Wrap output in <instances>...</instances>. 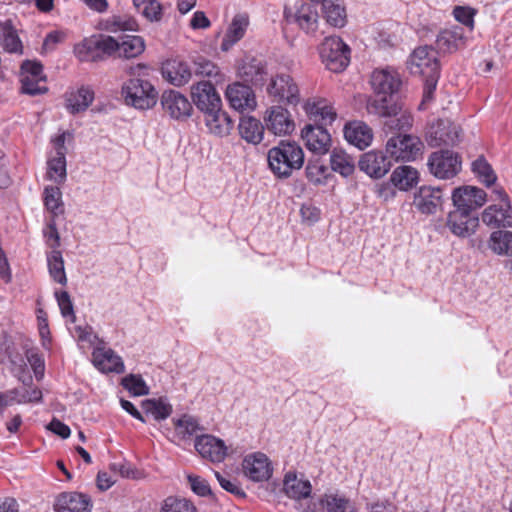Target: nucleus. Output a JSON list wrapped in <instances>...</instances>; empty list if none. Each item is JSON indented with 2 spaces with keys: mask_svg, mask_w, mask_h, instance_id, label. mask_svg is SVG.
Segmentation results:
<instances>
[{
  "mask_svg": "<svg viewBox=\"0 0 512 512\" xmlns=\"http://www.w3.org/2000/svg\"><path fill=\"white\" fill-rule=\"evenodd\" d=\"M268 94L275 101L290 105H297L300 102L298 85L293 78L287 74H280L274 77L268 88Z\"/></svg>",
  "mask_w": 512,
  "mask_h": 512,
  "instance_id": "12",
  "label": "nucleus"
},
{
  "mask_svg": "<svg viewBox=\"0 0 512 512\" xmlns=\"http://www.w3.org/2000/svg\"><path fill=\"white\" fill-rule=\"evenodd\" d=\"M423 143L417 136L399 134L386 143V152L395 161L409 162L421 155Z\"/></svg>",
  "mask_w": 512,
  "mask_h": 512,
  "instance_id": "7",
  "label": "nucleus"
},
{
  "mask_svg": "<svg viewBox=\"0 0 512 512\" xmlns=\"http://www.w3.org/2000/svg\"><path fill=\"white\" fill-rule=\"evenodd\" d=\"M319 54L326 68L338 73L350 63V48L338 36L326 37L319 46Z\"/></svg>",
  "mask_w": 512,
  "mask_h": 512,
  "instance_id": "5",
  "label": "nucleus"
},
{
  "mask_svg": "<svg viewBox=\"0 0 512 512\" xmlns=\"http://www.w3.org/2000/svg\"><path fill=\"white\" fill-rule=\"evenodd\" d=\"M323 14L331 26L340 28L346 24V11L339 0H323Z\"/></svg>",
  "mask_w": 512,
  "mask_h": 512,
  "instance_id": "40",
  "label": "nucleus"
},
{
  "mask_svg": "<svg viewBox=\"0 0 512 512\" xmlns=\"http://www.w3.org/2000/svg\"><path fill=\"white\" fill-rule=\"evenodd\" d=\"M241 467L244 477L255 483L268 481L273 474L272 462L262 452L247 454L242 460Z\"/></svg>",
  "mask_w": 512,
  "mask_h": 512,
  "instance_id": "9",
  "label": "nucleus"
},
{
  "mask_svg": "<svg viewBox=\"0 0 512 512\" xmlns=\"http://www.w3.org/2000/svg\"><path fill=\"white\" fill-rule=\"evenodd\" d=\"M176 436L185 440L195 435L200 429L199 422L190 415H183L178 419H173Z\"/></svg>",
  "mask_w": 512,
  "mask_h": 512,
  "instance_id": "47",
  "label": "nucleus"
},
{
  "mask_svg": "<svg viewBox=\"0 0 512 512\" xmlns=\"http://www.w3.org/2000/svg\"><path fill=\"white\" fill-rule=\"evenodd\" d=\"M330 164L333 171L343 177L352 175L355 171V160L341 149H334L330 155Z\"/></svg>",
  "mask_w": 512,
  "mask_h": 512,
  "instance_id": "39",
  "label": "nucleus"
},
{
  "mask_svg": "<svg viewBox=\"0 0 512 512\" xmlns=\"http://www.w3.org/2000/svg\"><path fill=\"white\" fill-rule=\"evenodd\" d=\"M283 490L289 498L295 500V508L298 511H317V503L310 497L312 485L309 480L298 478L295 473L289 472L284 477Z\"/></svg>",
  "mask_w": 512,
  "mask_h": 512,
  "instance_id": "6",
  "label": "nucleus"
},
{
  "mask_svg": "<svg viewBox=\"0 0 512 512\" xmlns=\"http://www.w3.org/2000/svg\"><path fill=\"white\" fill-rule=\"evenodd\" d=\"M26 358L30 366L32 367L36 378L39 380L44 375L45 364L44 360L38 353L30 350L26 353Z\"/></svg>",
  "mask_w": 512,
  "mask_h": 512,
  "instance_id": "61",
  "label": "nucleus"
},
{
  "mask_svg": "<svg viewBox=\"0 0 512 512\" xmlns=\"http://www.w3.org/2000/svg\"><path fill=\"white\" fill-rule=\"evenodd\" d=\"M191 97L196 107L206 113L222 107L220 95L208 81H200L191 87Z\"/></svg>",
  "mask_w": 512,
  "mask_h": 512,
  "instance_id": "18",
  "label": "nucleus"
},
{
  "mask_svg": "<svg viewBox=\"0 0 512 512\" xmlns=\"http://www.w3.org/2000/svg\"><path fill=\"white\" fill-rule=\"evenodd\" d=\"M142 409L157 421L167 419L172 413V405L164 398L146 399L142 401Z\"/></svg>",
  "mask_w": 512,
  "mask_h": 512,
  "instance_id": "42",
  "label": "nucleus"
},
{
  "mask_svg": "<svg viewBox=\"0 0 512 512\" xmlns=\"http://www.w3.org/2000/svg\"><path fill=\"white\" fill-rule=\"evenodd\" d=\"M75 56L82 62L95 61L99 58V44L96 35L83 39L74 47Z\"/></svg>",
  "mask_w": 512,
  "mask_h": 512,
  "instance_id": "43",
  "label": "nucleus"
},
{
  "mask_svg": "<svg viewBox=\"0 0 512 512\" xmlns=\"http://www.w3.org/2000/svg\"><path fill=\"white\" fill-rule=\"evenodd\" d=\"M461 129L447 119L432 123L426 132V141L431 147L453 146L460 140Z\"/></svg>",
  "mask_w": 512,
  "mask_h": 512,
  "instance_id": "10",
  "label": "nucleus"
},
{
  "mask_svg": "<svg viewBox=\"0 0 512 512\" xmlns=\"http://www.w3.org/2000/svg\"><path fill=\"white\" fill-rule=\"evenodd\" d=\"M204 121L209 132L216 136H227L233 129V121L222 107L204 113Z\"/></svg>",
  "mask_w": 512,
  "mask_h": 512,
  "instance_id": "28",
  "label": "nucleus"
},
{
  "mask_svg": "<svg viewBox=\"0 0 512 512\" xmlns=\"http://www.w3.org/2000/svg\"><path fill=\"white\" fill-rule=\"evenodd\" d=\"M472 170L480 181L488 187L492 186L497 179L491 165L484 157H479L472 163Z\"/></svg>",
  "mask_w": 512,
  "mask_h": 512,
  "instance_id": "51",
  "label": "nucleus"
},
{
  "mask_svg": "<svg viewBox=\"0 0 512 512\" xmlns=\"http://www.w3.org/2000/svg\"><path fill=\"white\" fill-rule=\"evenodd\" d=\"M455 19L461 24L467 26L470 31L474 27V13L472 9L463 6H456L453 9Z\"/></svg>",
  "mask_w": 512,
  "mask_h": 512,
  "instance_id": "59",
  "label": "nucleus"
},
{
  "mask_svg": "<svg viewBox=\"0 0 512 512\" xmlns=\"http://www.w3.org/2000/svg\"><path fill=\"white\" fill-rule=\"evenodd\" d=\"M249 26V17L245 13L236 14L222 40L221 49L223 51H228L234 44H236L239 40H241Z\"/></svg>",
  "mask_w": 512,
  "mask_h": 512,
  "instance_id": "30",
  "label": "nucleus"
},
{
  "mask_svg": "<svg viewBox=\"0 0 512 512\" xmlns=\"http://www.w3.org/2000/svg\"><path fill=\"white\" fill-rule=\"evenodd\" d=\"M370 82L378 97L375 100L381 101L385 98L386 102H390L388 96L396 93L401 85L399 74L392 68L376 69L371 75Z\"/></svg>",
  "mask_w": 512,
  "mask_h": 512,
  "instance_id": "13",
  "label": "nucleus"
},
{
  "mask_svg": "<svg viewBox=\"0 0 512 512\" xmlns=\"http://www.w3.org/2000/svg\"><path fill=\"white\" fill-rule=\"evenodd\" d=\"M306 177L315 185H324L329 176L328 168L318 160L309 161L306 166Z\"/></svg>",
  "mask_w": 512,
  "mask_h": 512,
  "instance_id": "53",
  "label": "nucleus"
},
{
  "mask_svg": "<svg viewBox=\"0 0 512 512\" xmlns=\"http://www.w3.org/2000/svg\"><path fill=\"white\" fill-rule=\"evenodd\" d=\"M239 133L248 143L258 144L263 139L264 126L254 117H242L239 122Z\"/></svg>",
  "mask_w": 512,
  "mask_h": 512,
  "instance_id": "36",
  "label": "nucleus"
},
{
  "mask_svg": "<svg viewBox=\"0 0 512 512\" xmlns=\"http://www.w3.org/2000/svg\"><path fill=\"white\" fill-rule=\"evenodd\" d=\"M284 17L289 23H295L307 34L316 32L318 28V11L316 5L308 2L299 3L295 10L285 7Z\"/></svg>",
  "mask_w": 512,
  "mask_h": 512,
  "instance_id": "11",
  "label": "nucleus"
},
{
  "mask_svg": "<svg viewBox=\"0 0 512 512\" xmlns=\"http://www.w3.org/2000/svg\"><path fill=\"white\" fill-rule=\"evenodd\" d=\"M101 29L117 33L120 31H137L138 24L136 20L128 15H112L101 22Z\"/></svg>",
  "mask_w": 512,
  "mask_h": 512,
  "instance_id": "41",
  "label": "nucleus"
},
{
  "mask_svg": "<svg viewBox=\"0 0 512 512\" xmlns=\"http://www.w3.org/2000/svg\"><path fill=\"white\" fill-rule=\"evenodd\" d=\"M195 450L206 460L213 463L224 461L227 456L228 448L224 441L210 434L197 436L194 442Z\"/></svg>",
  "mask_w": 512,
  "mask_h": 512,
  "instance_id": "17",
  "label": "nucleus"
},
{
  "mask_svg": "<svg viewBox=\"0 0 512 512\" xmlns=\"http://www.w3.org/2000/svg\"><path fill=\"white\" fill-rule=\"evenodd\" d=\"M133 4L148 21H159L162 17V6L157 0H133Z\"/></svg>",
  "mask_w": 512,
  "mask_h": 512,
  "instance_id": "49",
  "label": "nucleus"
},
{
  "mask_svg": "<svg viewBox=\"0 0 512 512\" xmlns=\"http://www.w3.org/2000/svg\"><path fill=\"white\" fill-rule=\"evenodd\" d=\"M446 225L455 236L467 238L476 232L479 226V218L472 213L454 209L449 212Z\"/></svg>",
  "mask_w": 512,
  "mask_h": 512,
  "instance_id": "20",
  "label": "nucleus"
},
{
  "mask_svg": "<svg viewBox=\"0 0 512 512\" xmlns=\"http://www.w3.org/2000/svg\"><path fill=\"white\" fill-rule=\"evenodd\" d=\"M121 96L126 105L146 110L157 103L158 92L148 80L131 77L123 82Z\"/></svg>",
  "mask_w": 512,
  "mask_h": 512,
  "instance_id": "3",
  "label": "nucleus"
},
{
  "mask_svg": "<svg viewBox=\"0 0 512 512\" xmlns=\"http://www.w3.org/2000/svg\"><path fill=\"white\" fill-rule=\"evenodd\" d=\"M99 44V52L107 55H112L116 52L119 53L120 42L111 36L96 35Z\"/></svg>",
  "mask_w": 512,
  "mask_h": 512,
  "instance_id": "57",
  "label": "nucleus"
},
{
  "mask_svg": "<svg viewBox=\"0 0 512 512\" xmlns=\"http://www.w3.org/2000/svg\"><path fill=\"white\" fill-rule=\"evenodd\" d=\"M486 193L483 189L474 186H464L454 189L452 194L455 210L472 213L486 202Z\"/></svg>",
  "mask_w": 512,
  "mask_h": 512,
  "instance_id": "15",
  "label": "nucleus"
},
{
  "mask_svg": "<svg viewBox=\"0 0 512 512\" xmlns=\"http://www.w3.org/2000/svg\"><path fill=\"white\" fill-rule=\"evenodd\" d=\"M47 265L51 278L61 284H67V277L64 268V260L59 250H52L47 256Z\"/></svg>",
  "mask_w": 512,
  "mask_h": 512,
  "instance_id": "44",
  "label": "nucleus"
},
{
  "mask_svg": "<svg viewBox=\"0 0 512 512\" xmlns=\"http://www.w3.org/2000/svg\"><path fill=\"white\" fill-rule=\"evenodd\" d=\"M307 115L323 125L332 124L336 118L335 109L325 99L308 100L304 105Z\"/></svg>",
  "mask_w": 512,
  "mask_h": 512,
  "instance_id": "31",
  "label": "nucleus"
},
{
  "mask_svg": "<svg viewBox=\"0 0 512 512\" xmlns=\"http://www.w3.org/2000/svg\"><path fill=\"white\" fill-rule=\"evenodd\" d=\"M55 298L63 317H69L71 322L76 321L73 303L67 291H56Z\"/></svg>",
  "mask_w": 512,
  "mask_h": 512,
  "instance_id": "56",
  "label": "nucleus"
},
{
  "mask_svg": "<svg viewBox=\"0 0 512 512\" xmlns=\"http://www.w3.org/2000/svg\"><path fill=\"white\" fill-rule=\"evenodd\" d=\"M47 428L55 433L56 435L66 439L70 436L71 430L70 428L61 422L60 420L54 418L47 426Z\"/></svg>",
  "mask_w": 512,
  "mask_h": 512,
  "instance_id": "64",
  "label": "nucleus"
},
{
  "mask_svg": "<svg viewBox=\"0 0 512 512\" xmlns=\"http://www.w3.org/2000/svg\"><path fill=\"white\" fill-rule=\"evenodd\" d=\"M162 76L174 86H182L191 78V70L188 64L179 59H168L161 67Z\"/></svg>",
  "mask_w": 512,
  "mask_h": 512,
  "instance_id": "27",
  "label": "nucleus"
},
{
  "mask_svg": "<svg viewBox=\"0 0 512 512\" xmlns=\"http://www.w3.org/2000/svg\"><path fill=\"white\" fill-rule=\"evenodd\" d=\"M467 36L462 26L455 25L439 32L436 46L443 53H452L466 45Z\"/></svg>",
  "mask_w": 512,
  "mask_h": 512,
  "instance_id": "26",
  "label": "nucleus"
},
{
  "mask_svg": "<svg viewBox=\"0 0 512 512\" xmlns=\"http://www.w3.org/2000/svg\"><path fill=\"white\" fill-rule=\"evenodd\" d=\"M91 508L90 498L79 492H63L57 496L54 504L56 512H90Z\"/></svg>",
  "mask_w": 512,
  "mask_h": 512,
  "instance_id": "24",
  "label": "nucleus"
},
{
  "mask_svg": "<svg viewBox=\"0 0 512 512\" xmlns=\"http://www.w3.org/2000/svg\"><path fill=\"white\" fill-rule=\"evenodd\" d=\"M442 197L440 188L421 186L414 194L413 205L423 214H433L441 207Z\"/></svg>",
  "mask_w": 512,
  "mask_h": 512,
  "instance_id": "23",
  "label": "nucleus"
},
{
  "mask_svg": "<svg viewBox=\"0 0 512 512\" xmlns=\"http://www.w3.org/2000/svg\"><path fill=\"white\" fill-rule=\"evenodd\" d=\"M161 105L166 114L176 120H185L193 107L186 96L175 90H166L161 96Z\"/></svg>",
  "mask_w": 512,
  "mask_h": 512,
  "instance_id": "16",
  "label": "nucleus"
},
{
  "mask_svg": "<svg viewBox=\"0 0 512 512\" xmlns=\"http://www.w3.org/2000/svg\"><path fill=\"white\" fill-rule=\"evenodd\" d=\"M94 100V92L89 87H81L67 98V109L73 113L85 111Z\"/></svg>",
  "mask_w": 512,
  "mask_h": 512,
  "instance_id": "38",
  "label": "nucleus"
},
{
  "mask_svg": "<svg viewBox=\"0 0 512 512\" xmlns=\"http://www.w3.org/2000/svg\"><path fill=\"white\" fill-rule=\"evenodd\" d=\"M418 171L411 166H399L391 175V182L393 185L402 191L411 189L418 183Z\"/></svg>",
  "mask_w": 512,
  "mask_h": 512,
  "instance_id": "37",
  "label": "nucleus"
},
{
  "mask_svg": "<svg viewBox=\"0 0 512 512\" xmlns=\"http://www.w3.org/2000/svg\"><path fill=\"white\" fill-rule=\"evenodd\" d=\"M48 178L57 184L66 180V158L62 152L48 161Z\"/></svg>",
  "mask_w": 512,
  "mask_h": 512,
  "instance_id": "50",
  "label": "nucleus"
},
{
  "mask_svg": "<svg viewBox=\"0 0 512 512\" xmlns=\"http://www.w3.org/2000/svg\"><path fill=\"white\" fill-rule=\"evenodd\" d=\"M345 139L359 149H365L373 140L371 128L364 122L353 121L344 127Z\"/></svg>",
  "mask_w": 512,
  "mask_h": 512,
  "instance_id": "29",
  "label": "nucleus"
},
{
  "mask_svg": "<svg viewBox=\"0 0 512 512\" xmlns=\"http://www.w3.org/2000/svg\"><path fill=\"white\" fill-rule=\"evenodd\" d=\"M121 384L133 396H143L149 393V387L140 375L130 374L122 379Z\"/></svg>",
  "mask_w": 512,
  "mask_h": 512,
  "instance_id": "54",
  "label": "nucleus"
},
{
  "mask_svg": "<svg viewBox=\"0 0 512 512\" xmlns=\"http://www.w3.org/2000/svg\"><path fill=\"white\" fill-rule=\"evenodd\" d=\"M95 366L105 373L124 372V363L119 355L111 349H98L94 352Z\"/></svg>",
  "mask_w": 512,
  "mask_h": 512,
  "instance_id": "32",
  "label": "nucleus"
},
{
  "mask_svg": "<svg viewBox=\"0 0 512 512\" xmlns=\"http://www.w3.org/2000/svg\"><path fill=\"white\" fill-rule=\"evenodd\" d=\"M145 49V42L141 36L127 35L121 39L119 56L134 58L139 56Z\"/></svg>",
  "mask_w": 512,
  "mask_h": 512,
  "instance_id": "46",
  "label": "nucleus"
},
{
  "mask_svg": "<svg viewBox=\"0 0 512 512\" xmlns=\"http://www.w3.org/2000/svg\"><path fill=\"white\" fill-rule=\"evenodd\" d=\"M429 171L439 179H450L461 170L460 157L450 150L433 152L427 162Z\"/></svg>",
  "mask_w": 512,
  "mask_h": 512,
  "instance_id": "8",
  "label": "nucleus"
},
{
  "mask_svg": "<svg viewBox=\"0 0 512 512\" xmlns=\"http://www.w3.org/2000/svg\"><path fill=\"white\" fill-rule=\"evenodd\" d=\"M267 158L269 167L280 178L289 177L304 163L303 150L295 142H280L278 146L269 150Z\"/></svg>",
  "mask_w": 512,
  "mask_h": 512,
  "instance_id": "2",
  "label": "nucleus"
},
{
  "mask_svg": "<svg viewBox=\"0 0 512 512\" xmlns=\"http://www.w3.org/2000/svg\"><path fill=\"white\" fill-rule=\"evenodd\" d=\"M368 110L371 113L386 118L383 123L386 132L405 130L412 126L413 118L411 114L402 110L395 103L386 102L385 98L381 101H370L368 103Z\"/></svg>",
  "mask_w": 512,
  "mask_h": 512,
  "instance_id": "4",
  "label": "nucleus"
},
{
  "mask_svg": "<svg viewBox=\"0 0 512 512\" xmlns=\"http://www.w3.org/2000/svg\"><path fill=\"white\" fill-rule=\"evenodd\" d=\"M20 76L36 77L38 79H46L43 74V68L40 62L26 60L21 65Z\"/></svg>",
  "mask_w": 512,
  "mask_h": 512,
  "instance_id": "58",
  "label": "nucleus"
},
{
  "mask_svg": "<svg viewBox=\"0 0 512 512\" xmlns=\"http://www.w3.org/2000/svg\"><path fill=\"white\" fill-rule=\"evenodd\" d=\"M481 219L492 228H512V205L510 202L489 205L483 210Z\"/></svg>",
  "mask_w": 512,
  "mask_h": 512,
  "instance_id": "22",
  "label": "nucleus"
},
{
  "mask_svg": "<svg viewBox=\"0 0 512 512\" xmlns=\"http://www.w3.org/2000/svg\"><path fill=\"white\" fill-rule=\"evenodd\" d=\"M188 481L191 489L194 493L199 496H206L210 493V487L208 482L199 476H188Z\"/></svg>",
  "mask_w": 512,
  "mask_h": 512,
  "instance_id": "63",
  "label": "nucleus"
},
{
  "mask_svg": "<svg viewBox=\"0 0 512 512\" xmlns=\"http://www.w3.org/2000/svg\"><path fill=\"white\" fill-rule=\"evenodd\" d=\"M301 137L306 148L317 156L325 155L331 148V135L322 125H305Z\"/></svg>",
  "mask_w": 512,
  "mask_h": 512,
  "instance_id": "14",
  "label": "nucleus"
},
{
  "mask_svg": "<svg viewBox=\"0 0 512 512\" xmlns=\"http://www.w3.org/2000/svg\"><path fill=\"white\" fill-rule=\"evenodd\" d=\"M43 201L46 209L54 216L63 212L62 192L59 187H45L43 192Z\"/></svg>",
  "mask_w": 512,
  "mask_h": 512,
  "instance_id": "48",
  "label": "nucleus"
},
{
  "mask_svg": "<svg viewBox=\"0 0 512 512\" xmlns=\"http://www.w3.org/2000/svg\"><path fill=\"white\" fill-rule=\"evenodd\" d=\"M264 122L267 130L278 136L288 135L295 128L289 111L282 106H272L267 109Z\"/></svg>",
  "mask_w": 512,
  "mask_h": 512,
  "instance_id": "19",
  "label": "nucleus"
},
{
  "mask_svg": "<svg viewBox=\"0 0 512 512\" xmlns=\"http://www.w3.org/2000/svg\"><path fill=\"white\" fill-rule=\"evenodd\" d=\"M240 74L246 81L257 84L263 81L265 67L259 59L246 58L240 68Z\"/></svg>",
  "mask_w": 512,
  "mask_h": 512,
  "instance_id": "45",
  "label": "nucleus"
},
{
  "mask_svg": "<svg viewBox=\"0 0 512 512\" xmlns=\"http://www.w3.org/2000/svg\"><path fill=\"white\" fill-rule=\"evenodd\" d=\"M0 46L8 53L22 54L23 45L11 20L0 22Z\"/></svg>",
  "mask_w": 512,
  "mask_h": 512,
  "instance_id": "34",
  "label": "nucleus"
},
{
  "mask_svg": "<svg viewBox=\"0 0 512 512\" xmlns=\"http://www.w3.org/2000/svg\"><path fill=\"white\" fill-rule=\"evenodd\" d=\"M411 74L425 79L423 101L432 99L440 75L437 52L429 46H420L412 52L407 62Z\"/></svg>",
  "mask_w": 512,
  "mask_h": 512,
  "instance_id": "1",
  "label": "nucleus"
},
{
  "mask_svg": "<svg viewBox=\"0 0 512 512\" xmlns=\"http://www.w3.org/2000/svg\"><path fill=\"white\" fill-rule=\"evenodd\" d=\"M487 246L498 256L512 257V231L506 229L493 231L487 240Z\"/></svg>",
  "mask_w": 512,
  "mask_h": 512,
  "instance_id": "35",
  "label": "nucleus"
},
{
  "mask_svg": "<svg viewBox=\"0 0 512 512\" xmlns=\"http://www.w3.org/2000/svg\"><path fill=\"white\" fill-rule=\"evenodd\" d=\"M391 162L381 151H369L359 160V168L373 178H381L390 170Z\"/></svg>",
  "mask_w": 512,
  "mask_h": 512,
  "instance_id": "25",
  "label": "nucleus"
},
{
  "mask_svg": "<svg viewBox=\"0 0 512 512\" xmlns=\"http://www.w3.org/2000/svg\"><path fill=\"white\" fill-rule=\"evenodd\" d=\"M215 477L219 485L224 490L230 492L231 494L245 497V492L241 489L236 481H233L229 477L222 475L220 472H215Z\"/></svg>",
  "mask_w": 512,
  "mask_h": 512,
  "instance_id": "60",
  "label": "nucleus"
},
{
  "mask_svg": "<svg viewBox=\"0 0 512 512\" xmlns=\"http://www.w3.org/2000/svg\"><path fill=\"white\" fill-rule=\"evenodd\" d=\"M160 512H198L195 505L185 499L179 497H167L160 508Z\"/></svg>",
  "mask_w": 512,
  "mask_h": 512,
  "instance_id": "52",
  "label": "nucleus"
},
{
  "mask_svg": "<svg viewBox=\"0 0 512 512\" xmlns=\"http://www.w3.org/2000/svg\"><path fill=\"white\" fill-rule=\"evenodd\" d=\"M320 504L326 512H357L355 503L338 491L325 493Z\"/></svg>",
  "mask_w": 512,
  "mask_h": 512,
  "instance_id": "33",
  "label": "nucleus"
},
{
  "mask_svg": "<svg viewBox=\"0 0 512 512\" xmlns=\"http://www.w3.org/2000/svg\"><path fill=\"white\" fill-rule=\"evenodd\" d=\"M21 91L29 95L43 94L47 91L45 85L46 79L32 78L28 76H20Z\"/></svg>",
  "mask_w": 512,
  "mask_h": 512,
  "instance_id": "55",
  "label": "nucleus"
},
{
  "mask_svg": "<svg viewBox=\"0 0 512 512\" xmlns=\"http://www.w3.org/2000/svg\"><path fill=\"white\" fill-rule=\"evenodd\" d=\"M42 399V392L38 388L20 390L16 396L15 402L18 404L40 402Z\"/></svg>",
  "mask_w": 512,
  "mask_h": 512,
  "instance_id": "62",
  "label": "nucleus"
},
{
  "mask_svg": "<svg viewBox=\"0 0 512 512\" xmlns=\"http://www.w3.org/2000/svg\"><path fill=\"white\" fill-rule=\"evenodd\" d=\"M225 95L230 106L237 111H251L256 108L254 92L247 85L241 83L228 85Z\"/></svg>",
  "mask_w": 512,
  "mask_h": 512,
  "instance_id": "21",
  "label": "nucleus"
}]
</instances>
